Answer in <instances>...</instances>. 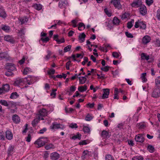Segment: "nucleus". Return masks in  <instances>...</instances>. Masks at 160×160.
<instances>
[{
    "mask_svg": "<svg viewBox=\"0 0 160 160\" xmlns=\"http://www.w3.org/2000/svg\"><path fill=\"white\" fill-rule=\"evenodd\" d=\"M48 140L47 137H41L34 142V144L37 145L38 148H40L48 143Z\"/></svg>",
    "mask_w": 160,
    "mask_h": 160,
    "instance_id": "1",
    "label": "nucleus"
},
{
    "mask_svg": "<svg viewBox=\"0 0 160 160\" xmlns=\"http://www.w3.org/2000/svg\"><path fill=\"white\" fill-rule=\"evenodd\" d=\"M6 69L8 71H12L16 70V68L15 65L11 63H8L6 64Z\"/></svg>",
    "mask_w": 160,
    "mask_h": 160,
    "instance_id": "2",
    "label": "nucleus"
},
{
    "mask_svg": "<svg viewBox=\"0 0 160 160\" xmlns=\"http://www.w3.org/2000/svg\"><path fill=\"white\" fill-rule=\"evenodd\" d=\"M111 3L113 4L116 8L118 9H122V5L120 4V0H112Z\"/></svg>",
    "mask_w": 160,
    "mask_h": 160,
    "instance_id": "3",
    "label": "nucleus"
},
{
    "mask_svg": "<svg viewBox=\"0 0 160 160\" xmlns=\"http://www.w3.org/2000/svg\"><path fill=\"white\" fill-rule=\"evenodd\" d=\"M152 96L155 98L159 97L160 96V88L156 87L154 89L152 92Z\"/></svg>",
    "mask_w": 160,
    "mask_h": 160,
    "instance_id": "4",
    "label": "nucleus"
},
{
    "mask_svg": "<svg viewBox=\"0 0 160 160\" xmlns=\"http://www.w3.org/2000/svg\"><path fill=\"white\" fill-rule=\"evenodd\" d=\"M135 139L137 142L142 143L145 139L142 134H139L135 136Z\"/></svg>",
    "mask_w": 160,
    "mask_h": 160,
    "instance_id": "5",
    "label": "nucleus"
},
{
    "mask_svg": "<svg viewBox=\"0 0 160 160\" xmlns=\"http://www.w3.org/2000/svg\"><path fill=\"white\" fill-rule=\"evenodd\" d=\"M50 157L52 160H57L60 157V155L57 152H55L51 153Z\"/></svg>",
    "mask_w": 160,
    "mask_h": 160,
    "instance_id": "6",
    "label": "nucleus"
},
{
    "mask_svg": "<svg viewBox=\"0 0 160 160\" xmlns=\"http://www.w3.org/2000/svg\"><path fill=\"white\" fill-rule=\"evenodd\" d=\"M139 12L142 15H145L147 12V8L144 5H142L139 8Z\"/></svg>",
    "mask_w": 160,
    "mask_h": 160,
    "instance_id": "7",
    "label": "nucleus"
},
{
    "mask_svg": "<svg viewBox=\"0 0 160 160\" xmlns=\"http://www.w3.org/2000/svg\"><path fill=\"white\" fill-rule=\"evenodd\" d=\"M102 90L103 93L102 97V99L108 98L110 93L109 89L108 88H104L102 89Z\"/></svg>",
    "mask_w": 160,
    "mask_h": 160,
    "instance_id": "8",
    "label": "nucleus"
},
{
    "mask_svg": "<svg viewBox=\"0 0 160 160\" xmlns=\"http://www.w3.org/2000/svg\"><path fill=\"white\" fill-rule=\"evenodd\" d=\"M142 5V2L141 0H137L133 2L131 4L132 7L136 8L140 7Z\"/></svg>",
    "mask_w": 160,
    "mask_h": 160,
    "instance_id": "9",
    "label": "nucleus"
},
{
    "mask_svg": "<svg viewBox=\"0 0 160 160\" xmlns=\"http://www.w3.org/2000/svg\"><path fill=\"white\" fill-rule=\"evenodd\" d=\"M38 118L40 119L41 117H44L47 115V110L45 109H42L39 112Z\"/></svg>",
    "mask_w": 160,
    "mask_h": 160,
    "instance_id": "10",
    "label": "nucleus"
},
{
    "mask_svg": "<svg viewBox=\"0 0 160 160\" xmlns=\"http://www.w3.org/2000/svg\"><path fill=\"white\" fill-rule=\"evenodd\" d=\"M28 78H30L31 79L30 80H28L27 79V78H25L24 79H26L27 80L28 84L29 85L33 83L36 81L35 78L33 77L32 76H28Z\"/></svg>",
    "mask_w": 160,
    "mask_h": 160,
    "instance_id": "11",
    "label": "nucleus"
},
{
    "mask_svg": "<svg viewBox=\"0 0 160 160\" xmlns=\"http://www.w3.org/2000/svg\"><path fill=\"white\" fill-rule=\"evenodd\" d=\"M9 56L7 52H3L0 53V60L5 59L6 60L9 59Z\"/></svg>",
    "mask_w": 160,
    "mask_h": 160,
    "instance_id": "12",
    "label": "nucleus"
},
{
    "mask_svg": "<svg viewBox=\"0 0 160 160\" xmlns=\"http://www.w3.org/2000/svg\"><path fill=\"white\" fill-rule=\"evenodd\" d=\"M101 136L103 138L107 139L110 136L107 131L103 130L102 131Z\"/></svg>",
    "mask_w": 160,
    "mask_h": 160,
    "instance_id": "13",
    "label": "nucleus"
},
{
    "mask_svg": "<svg viewBox=\"0 0 160 160\" xmlns=\"http://www.w3.org/2000/svg\"><path fill=\"white\" fill-rule=\"evenodd\" d=\"M4 38L5 40L12 43H14L15 42V41L13 38L9 35L5 36Z\"/></svg>",
    "mask_w": 160,
    "mask_h": 160,
    "instance_id": "14",
    "label": "nucleus"
},
{
    "mask_svg": "<svg viewBox=\"0 0 160 160\" xmlns=\"http://www.w3.org/2000/svg\"><path fill=\"white\" fill-rule=\"evenodd\" d=\"M7 16V15L2 7L0 8V17L5 18Z\"/></svg>",
    "mask_w": 160,
    "mask_h": 160,
    "instance_id": "15",
    "label": "nucleus"
},
{
    "mask_svg": "<svg viewBox=\"0 0 160 160\" xmlns=\"http://www.w3.org/2000/svg\"><path fill=\"white\" fill-rule=\"evenodd\" d=\"M24 79L22 78H17L14 82V85L15 86H18L21 83L23 82Z\"/></svg>",
    "mask_w": 160,
    "mask_h": 160,
    "instance_id": "16",
    "label": "nucleus"
},
{
    "mask_svg": "<svg viewBox=\"0 0 160 160\" xmlns=\"http://www.w3.org/2000/svg\"><path fill=\"white\" fill-rule=\"evenodd\" d=\"M6 138L9 140H11L13 138V135L12 132L9 131H7L6 132Z\"/></svg>",
    "mask_w": 160,
    "mask_h": 160,
    "instance_id": "17",
    "label": "nucleus"
},
{
    "mask_svg": "<svg viewBox=\"0 0 160 160\" xmlns=\"http://www.w3.org/2000/svg\"><path fill=\"white\" fill-rule=\"evenodd\" d=\"M13 122L16 123H19L20 121V119L18 116L17 114L13 115L12 118Z\"/></svg>",
    "mask_w": 160,
    "mask_h": 160,
    "instance_id": "18",
    "label": "nucleus"
},
{
    "mask_svg": "<svg viewBox=\"0 0 160 160\" xmlns=\"http://www.w3.org/2000/svg\"><path fill=\"white\" fill-rule=\"evenodd\" d=\"M2 30L5 32H9L10 29V27L8 25L4 24H2L1 25L0 30Z\"/></svg>",
    "mask_w": 160,
    "mask_h": 160,
    "instance_id": "19",
    "label": "nucleus"
},
{
    "mask_svg": "<svg viewBox=\"0 0 160 160\" xmlns=\"http://www.w3.org/2000/svg\"><path fill=\"white\" fill-rule=\"evenodd\" d=\"M151 40V38L148 36H145L142 39V42L144 44H147Z\"/></svg>",
    "mask_w": 160,
    "mask_h": 160,
    "instance_id": "20",
    "label": "nucleus"
},
{
    "mask_svg": "<svg viewBox=\"0 0 160 160\" xmlns=\"http://www.w3.org/2000/svg\"><path fill=\"white\" fill-rule=\"evenodd\" d=\"M60 124L56 123H53L52 125L50 126V128L51 129H58L60 128Z\"/></svg>",
    "mask_w": 160,
    "mask_h": 160,
    "instance_id": "21",
    "label": "nucleus"
},
{
    "mask_svg": "<svg viewBox=\"0 0 160 160\" xmlns=\"http://www.w3.org/2000/svg\"><path fill=\"white\" fill-rule=\"evenodd\" d=\"M156 87L158 88H160V77H158L155 80Z\"/></svg>",
    "mask_w": 160,
    "mask_h": 160,
    "instance_id": "22",
    "label": "nucleus"
},
{
    "mask_svg": "<svg viewBox=\"0 0 160 160\" xmlns=\"http://www.w3.org/2000/svg\"><path fill=\"white\" fill-rule=\"evenodd\" d=\"M141 58L142 60H148L149 59V56L145 53H142L141 54Z\"/></svg>",
    "mask_w": 160,
    "mask_h": 160,
    "instance_id": "23",
    "label": "nucleus"
},
{
    "mask_svg": "<svg viewBox=\"0 0 160 160\" xmlns=\"http://www.w3.org/2000/svg\"><path fill=\"white\" fill-rule=\"evenodd\" d=\"M19 96L17 92H15L12 93L10 97V98L12 99H14L17 98Z\"/></svg>",
    "mask_w": 160,
    "mask_h": 160,
    "instance_id": "24",
    "label": "nucleus"
},
{
    "mask_svg": "<svg viewBox=\"0 0 160 160\" xmlns=\"http://www.w3.org/2000/svg\"><path fill=\"white\" fill-rule=\"evenodd\" d=\"M14 146L10 145L8 149L7 152L9 155H11L14 149Z\"/></svg>",
    "mask_w": 160,
    "mask_h": 160,
    "instance_id": "25",
    "label": "nucleus"
},
{
    "mask_svg": "<svg viewBox=\"0 0 160 160\" xmlns=\"http://www.w3.org/2000/svg\"><path fill=\"white\" fill-rule=\"evenodd\" d=\"M0 104L7 107L8 108L9 107V104H8V102L4 100H0Z\"/></svg>",
    "mask_w": 160,
    "mask_h": 160,
    "instance_id": "26",
    "label": "nucleus"
},
{
    "mask_svg": "<svg viewBox=\"0 0 160 160\" xmlns=\"http://www.w3.org/2000/svg\"><path fill=\"white\" fill-rule=\"evenodd\" d=\"M79 83L81 84H83L85 83L87 79L85 77H80L78 78Z\"/></svg>",
    "mask_w": 160,
    "mask_h": 160,
    "instance_id": "27",
    "label": "nucleus"
},
{
    "mask_svg": "<svg viewBox=\"0 0 160 160\" xmlns=\"http://www.w3.org/2000/svg\"><path fill=\"white\" fill-rule=\"evenodd\" d=\"M147 150L150 152L152 153L155 151L154 147L151 145H148L147 147Z\"/></svg>",
    "mask_w": 160,
    "mask_h": 160,
    "instance_id": "28",
    "label": "nucleus"
},
{
    "mask_svg": "<svg viewBox=\"0 0 160 160\" xmlns=\"http://www.w3.org/2000/svg\"><path fill=\"white\" fill-rule=\"evenodd\" d=\"M86 37V35L84 33H82L81 34H80L79 36V39L81 40V42H83L85 40V38Z\"/></svg>",
    "mask_w": 160,
    "mask_h": 160,
    "instance_id": "29",
    "label": "nucleus"
},
{
    "mask_svg": "<svg viewBox=\"0 0 160 160\" xmlns=\"http://www.w3.org/2000/svg\"><path fill=\"white\" fill-rule=\"evenodd\" d=\"M33 8L38 10H40L42 8V5L40 4L35 3L33 5Z\"/></svg>",
    "mask_w": 160,
    "mask_h": 160,
    "instance_id": "30",
    "label": "nucleus"
},
{
    "mask_svg": "<svg viewBox=\"0 0 160 160\" xmlns=\"http://www.w3.org/2000/svg\"><path fill=\"white\" fill-rule=\"evenodd\" d=\"M66 5V2L65 1H60L59 3V6L61 8H64Z\"/></svg>",
    "mask_w": 160,
    "mask_h": 160,
    "instance_id": "31",
    "label": "nucleus"
},
{
    "mask_svg": "<svg viewBox=\"0 0 160 160\" xmlns=\"http://www.w3.org/2000/svg\"><path fill=\"white\" fill-rule=\"evenodd\" d=\"M140 28L145 30L146 28V25L143 21L140 20Z\"/></svg>",
    "mask_w": 160,
    "mask_h": 160,
    "instance_id": "32",
    "label": "nucleus"
},
{
    "mask_svg": "<svg viewBox=\"0 0 160 160\" xmlns=\"http://www.w3.org/2000/svg\"><path fill=\"white\" fill-rule=\"evenodd\" d=\"M120 22L119 20L118 19V18L116 17H114L113 20V23L116 25H118Z\"/></svg>",
    "mask_w": 160,
    "mask_h": 160,
    "instance_id": "33",
    "label": "nucleus"
},
{
    "mask_svg": "<svg viewBox=\"0 0 160 160\" xmlns=\"http://www.w3.org/2000/svg\"><path fill=\"white\" fill-rule=\"evenodd\" d=\"M40 119H39L38 118H36L34 119L32 122V125L33 127H35L37 124L38 123V122L39 121Z\"/></svg>",
    "mask_w": 160,
    "mask_h": 160,
    "instance_id": "34",
    "label": "nucleus"
},
{
    "mask_svg": "<svg viewBox=\"0 0 160 160\" xmlns=\"http://www.w3.org/2000/svg\"><path fill=\"white\" fill-rule=\"evenodd\" d=\"M81 135L79 133H78L76 135H74L72 138V139L73 140H75L76 139H78L79 140L81 139Z\"/></svg>",
    "mask_w": 160,
    "mask_h": 160,
    "instance_id": "35",
    "label": "nucleus"
},
{
    "mask_svg": "<svg viewBox=\"0 0 160 160\" xmlns=\"http://www.w3.org/2000/svg\"><path fill=\"white\" fill-rule=\"evenodd\" d=\"M28 20V19L26 17L22 18L20 19V21L21 22L22 24L27 22Z\"/></svg>",
    "mask_w": 160,
    "mask_h": 160,
    "instance_id": "36",
    "label": "nucleus"
},
{
    "mask_svg": "<svg viewBox=\"0 0 160 160\" xmlns=\"http://www.w3.org/2000/svg\"><path fill=\"white\" fill-rule=\"evenodd\" d=\"M136 126L138 128L142 129L144 128L145 126L144 124L142 123H137Z\"/></svg>",
    "mask_w": 160,
    "mask_h": 160,
    "instance_id": "37",
    "label": "nucleus"
},
{
    "mask_svg": "<svg viewBox=\"0 0 160 160\" xmlns=\"http://www.w3.org/2000/svg\"><path fill=\"white\" fill-rule=\"evenodd\" d=\"M54 148V146L52 144H50L48 145H47L45 146V148L46 150H48L51 148Z\"/></svg>",
    "mask_w": 160,
    "mask_h": 160,
    "instance_id": "38",
    "label": "nucleus"
},
{
    "mask_svg": "<svg viewBox=\"0 0 160 160\" xmlns=\"http://www.w3.org/2000/svg\"><path fill=\"white\" fill-rule=\"evenodd\" d=\"M83 130L85 133H89L90 132V128L87 126H84L83 127Z\"/></svg>",
    "mask_w": 160,
    "mask_h": 160,
    "instance_id": "39",
    "label": "nucleus"
},
{
    "mask_svg": "<svg viewBox=\"0 0 160 160\" xmlns=\"http://www.w3.org/2000/svg\"><path fill=\"white\" fill-rule=\"evenodd\" d=\"M143 157L141 156H136L132 158V160H143Z\"/></svg>",
    "mask_w": 160,
    "mask_h": 160,
    "instance_id": "40",
    "label": "nucleus"
},
{
    "mask_svg": "<svg viewBox=\"0 0 160 160\" xmlns=\"http://www.w3.org/2000/svg\"><path fill=\"white\" fill-rule=\"evenodd\" d=\"M10 88L8 84H6L4 85L3 88V90L5 92H8Z\"/></svg>",
    "mask_w": 160,
    "mask_h": 160,
    "instance_id": "41",
    "label": "nucleus"
},
{
    "mask_svg": "<svg viewBox=\"0 0 160 160\" xmlns=\"http://www.w3.org/2000/svg\"><path fill=\"white\" fill-rule=\"evenodd\" d=\"M71 48V46L70 45H69L67 46V47H65L64 48V52H67L68 51H69L70 50Z\"/></svg>",
    "mask_w": 160,
    "mask_h": 160,
    "instance_id": "42",
    "label": "nucleus"
},
{
    "mask_svg": "<svg viewBox=\"0 0 160 160\" xmlns=\"http://www.w3.org/2000/svg\"><path fill=\"white\" fill-rule=\"evenodd\" d=\"M5 75L8 77H9L13 76L14 74L12 72L8 70L7 71L5 72Z\"/></svg>",
    "mask_w": 160,
    "mask_h": 160,
    "instance_id": "43",
    "label": "nucleus"
},
{
    "mask_svg": "<svg viewBox=\"0 0 160 160\" xmlns=\"http://www.w3.org/2000/svg\"><path fill=\"white\" fill-rule=\"evenodd\" d=\"M105 159L106 160H114L113 157L110 154L106 156Z\"/></svg>",
    "mask_w": 160,
    "mask_h": 160,
    "instance_id": "44",
    "label": "nucleus"
},
{
    "mask_svg": "<svg viewBox=\"0 0 160 160\" xmlns=\"http://www.w3.org/2000/svg\"><path fill=\"white\" fill-rule=\"evenodd\" d=\"M110 68V67L108 66H106L104 67H102L101 68V69L104 72H108L109 70V68Z\"/></svg>",
    "mask_w": 160,
    "mask_h": 160,
    "instance_id": "45",
    "label": "nucleus"
},
{
    "mask_svg": "<svg viewBox=\"0 0 160 160\" xmlns=\"http://www.w3.org/2000/svg\"><path fill=\"white\" fill-rule=\"evenodd\" d=\"M92 119V117L89 114H88L86 117L85 120L87 121H90Z\"/></svg>",
    "mask_w": 160,
    "mask_h": 160,
    "instance_id": "46",
    "label": "nucleus"
},
{
    "mask_svg": "<svg viewBox=\"0 0 160 160\" xmlns=\"http://www.w3.org/2000/svg\"><path fill=\"white\" fill-rule=\"evenodd\" d=\"M56 41L58 44H60L61 43H63L65 42V40L64 38H62L61 39H56Z\"/></svg>",
    "mask_w": 160,
    "mask_h": 160,
    "instance_id": "47",
    "label": "nucleus"
},
{
    "mask_svg": "<svg viewBox=\"0 0 160 160\" xmlns=\"http://www.w3.org/2000/svg\"><path fill=\"white\" fill-rule=\"evenodd\" d=\"M68 109L69 110H68V109L66 107L65 108V112L67 113H70L74 110L73 109L71 108H70Z\"/></svg>",
    "mask_w": 160,
    "mask_h": 160,
    "instance_id": "48",
    "label": "nucleus"
},
{
    "mask_svg": "<svg viewBox=\"0 0 160 160\" xmlns=\"http://www.w3.org/2000/svg\"><path fill=\"white\" fill-rule=\"evenodd\" d=\"M47 52H48V54L45 57V59L47 60H48L50 58V56L51 55V52L49 51V50H48V51H47Z\"/></svg>",
    "mask_w": 160,
    "mask_h": 160,
    "instance_id": "49",
    "label": "nucleus"
},
{
    "mask_svg": "<svg viewBox=\"0 0 160 160\" xmlns=\"http://www.w3.org/2000/svg\"><path fill=\"white\" fill-rule=\"evenodd\" d=\"M156 17L159 21H160V10L158 9L157 12Z\"/></svg>",
    "mask_w": 160,
    "mask_h": 160,
    "instance_id": "50",
    "label": "nucleus"
},
{
    "mask_svg": "<svg viewBox=\"0 0 160 160\" xmlns=\"http://www.w3.org/2000/svg\"><path fill=\"white\" fill-rule=\"evenodd\" d=\"M125 35L128 38H132L133 37V36L131 33L127 32H125Z\"/></svg>",
    "mask_w": 160,
    "mask_h": 160,
    "instance_id": "51",
    "label": "nucleus"
},
{
    "mask_svg": "<svg viewBox=\"0 0 160 160\" xmlns=\"http://www.w3.org/2000/svg\"><path fill=\"white\" fill-rule=\"evenodd\" d=\"M41 39L43 42H46L49 41V38L48 37H46L45 38H41Z\"/></svg>",
    "mask_w": 160,
    "mask_h": 160,
    "instance_id": "52",
    "label": "nucleus"
},
{
    "mask_svg": "<svg viewBox=\"0 0 160 160\" xmlns=\"http://www.w3.org/2000/svg\"><path fill=\"white\" fill-rule=\"evenodd\" d=\"M31 135L30 133H28V136L26 138V141L28 142H29L31 141Z\"/></svg>",
    "mask_w": 160,
    "mask_h": 160,
    "instance_id": "53",
    "label": "nucleus"
},
{
    "mask_svg": "<svg viewBox=\"0 0 160 160\" xmlns=\"http://www.w3.org/2000/svg\"><path fill=\"white\" fill-rule=\"evenodd\" d=\"M112 56L114 58H118L119 56L118 53L116 52H113L112 53Z\"/></svg>",
    "mask_w": 160,
    "mask_h": 160,
    "instance_id": "54",
    "label": "nucleus"
},
{
    "mask_svg": "<svg viewBox=\"0 0 160 160\" xmlns=\"http://www.w3.org/2000/svg\"><path fill=\"white\" fill-rule=\"evenodd\" d=\"M69 126L72 128H77L78 127L77 124H73L72 123L70 124Z\"/></svg>",
    "mask_w": 160,
    "mask_h": 160,
    "instance_id": "55",
    "label": "nucleus"
},
{
    "mask_svg": "<svg viewBox=\"0 0 160 160\" xmlns=\"http://www.w3.org/2000/svg\"><path fill=\"white\" fill-rule=\"evenodd\" d=\"M104 11L108 17H110L111 16V13L109 12L107 8H105L104 9Z\"/></svg>",
    "mask_w": 160,
    "mask_h": 160,
    "instance_id": "56",
    "label": "nucleus"
},
{
    "mask_svg": "<svg viewBox=\"0 0 160 160\" xmlns=\"http://www.w3.org/2000/svg\"><path fill=\"white\" fill-rule=\"evenodd\" d=\"M146 2L147 5L150 6L153 2V0H146Z\"/></svg>",
    "mask_w": 160,
    "mask_h": 160,
    "instance_id": "57",
    "label": "nucleus"
},
{
    "mask_svg": "<svg viewBox=\"0 0 160 160\" xmlns=\"http://www.w3.org/2000/svg\"><path fill=\"white\" fill-rule=\"evenodd\" d=\"M8 104H9V107L8 108V109H10V107H12V106H15V103L12 101H9L8 102Z\"/></svg>",
    "mask_w": 160,
    "mask_h": 160,
    "instance_id": "58",
    "label": "nucleus"
},
{
    "mask_svg": "<svg viewBox=\"0 0 160 160\" xmlns=\"http://www.w3.org/2000/svg\"><path fill=\"white\" fill-rule=\"evenodd\" d=\"M84 61L82 62V64L83 65H85L86 62L88 61V58L87 57H84L83 58Z\"/></svg>",
    "mask_w": 160,
    "mask_h": 160,
    "instance_id": "59",
    "label": "nucleus"
},
{
    "mask_svg": "<svg viewBox=\"0 0 160 160\" xmlns=\"http://www.w3.org/2000/svg\"><path fill=\"white\" fill-rule=\"evenodd\" d=\"M139 25H140V20H138V21L137 22H135V24L134 25V27L136 28H138L139 27H140Z\"/></svg>",
    "mask_w": 160,
    "mask_h": 160,
    "instance_id": "60",
    "label": "nucleus"
},
{
    "mask_svg": "<svg viewBox=\"0 0 160 160\" xmlns=\"http://www.w3.org/2000/svg\"><path fill=\"white\" fill-rule=\"evenodd\" d=\"M94 105L95 104L94 103H89L86 105V106H89L90 108H92L94 107Z\"/></svg>",
    "mask_w": 160,
    "mask_h": 160,
    "instance_id": "61",
    "label": "nucleus"
},
{
    "mask_svg": "<svg viewBox=\"0 0 160 160\" xmlns=\"http://www.w3.org/2000/svg\"><path fill=\"white\" fill-rule=\"evenodd\" d=\"M76 88L74 86H72L70 88V92H74L75 91Z\"/></svg>",
    "mask_w": 160,
    "mask_h": 160,
    "instance_id": "62",
    "label": "nucleus"
},
{
    "mask_svg": "<svg viewBox=\"0 0 160 160\" xmlns=\"http://www.w3.org/2000/svg\"><path fill=\"white\" fill-rule=\"evenodd\" d=\"M47 131V129L45 128H43L42 129H41L39 132L38 133L40 134H43L44 132H45Z\"/></svg>",
    "mask_w": 160,
    "mask_h": 160,
    "instance_id": "63",
    "label": "nucleus"
},
{
    "mask_svg": "<svg viewBox=\"0 0 160 160\" xmlns=\"http://www.w3.org/2000/svg\"><path fill=\"white\" fill-rule=\"evenodd\" d=\"M29 70L28 68H25L23 70V74L26 75L28 73Z\"/></svg>",
    "mask_w": 160,
    "mask_h": 160,
    "instance_id": "64",
    "label": "nucleus"
}]
</instances>
